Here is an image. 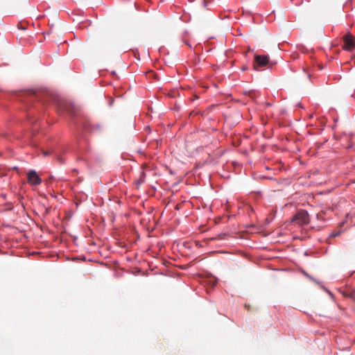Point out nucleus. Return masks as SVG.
I'll return each mask as SVG.
<instances>
[{"mask_svg":"<svg viewBox=\"0 0 355 355\" xmlns=\"http://www.w3.org/2000/svg\"><path fill=\"white\" fill-rule=\"evenodd\" d=\"M343 295L346 297L352 298L355 301V290H347L343 292Z\"/></svg>","mask_w":355,"mask_h":355,"instance_id":"39448f33","label":"nucleus"},{"mask_svg":"<svg viewBox=\"0 0 355 355\" xmlns=\"http://www.w3.org/2000/svg\"><path fill=\"white\" fill-rule=\"evenodd\" d=\"M291 222L299 226L307 225L310 222L309 215L306 211L300 210L293 216Z\"/></svg>","mask_w":355,"mask_h":355,"instance_id":"f257e3e1","label":"nucleus"},{"mask_svg":"<svg viewBox=\"0 0 355 355\" xmlns=\"http://www.w3.org/2000/svg\"><path fill=\"white\" fill-rule=\"evenodd\" d=\"M246 69H247V68H246L245 67H243L242 68V69H243V70H245Z\"/></svg>","mask_w":355,"mask_h":355,"instance_id":"1a4fd4ad","label":"nucleus"},{"mask_svg":"<svg viewBox=\"0 0 355 355\" xmlns=\"http://www.w3.org/2000/svg\"><path fill=\"white\" fill-rule=\"evenodd\" d=\"M28 182L31 185H38L41 184L42 180L35 171H30L27 175Z\"/></svg>","mask_w":355,"mask_h":355,"instance_id":"20e7f679","label":"nucleus"},{"mask_svg":"<svg viewBox=\"0 0 355 355\" xmlns=\"http://www.w3.org/2000/svg\"><path fill=\"white\" fill-rule=\"evenodd\" d=\"M43 154L44 155H48L49 153L48 152H46V151H43Z\"/></svg>","mask_w":355,"mask_h":355,"instance_id":"0eeeda50","label":"nucleus"},{"mask_svg":"<svg viewBox=\"0 0 355 355\" xmlns=\"http://www.w3.org/2000/svg\"><path fill=\"white\" fill-rule=\"evenodd\" d=\"M338 234H339V233H337V234H333L331 235V236H333V237H336V236H337Z\"/></svg>","mask_w":355,"mask_h":355,"instance_id":"423d86ee","label":"nucleus"},{"mask_svg":"<svg viewBox=\"0 0 355 355\" xmlns=\"http://www.w3.org/2000/svg\"><path fill=\"white\" fill-rule=\"evenodd\" d=\"M343 49L347 51H352L355 48V38L353 35L348 33L343 37Z\"/></svg>","mask_w":355,"mask_h":355,"instance_id":"f03ea898","label":"nucleus"},{"mask_svg":"<svg viewBox=\"0 0 355 355\" xmlns=\"http://www.w3.org/2000/svg\"><path fill=\"white\" fill-rule=\"evenodd\" d=\"M269 63V57L268 55L254 56V62L253 63V69L255 71H259L261 67H266Z\"/></svg>","mask_w":355,"mask_h":355,"instance_id":"7ed1b4c3","label":"nucleus"},{"mask_svg":"<svg viewBox=\"0 0 355 355\" xmlns=\"http://www.w3.org/2000/svg\"><path fill=\"white\" fill-rule=\"evenodd\" d=\"M58 160L61 163H63L64 162L61 159L60 157H58Z\"/></svg>","mask_w":355,"mask_h":355,"instance_id":"6e6552de","label":"nucleus"}]
</instances>
